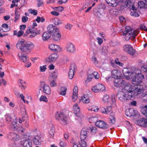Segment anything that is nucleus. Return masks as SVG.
I'll return each instance as SVG.
<instances>
[{"label":"nucleus","instance_id":"nucleus-1","mask_svg":"<svg viewBox=\"0 0 147 147\" xmlns=\"http://www.w3.org/2000/svg\"><path fill=\"white\" fill-rule=\"evenodd\" d=\"M122 91L118 92L117 95V98L123 101L134 98L133 89L132 86L129 83L126 82Z\"/></svg>","mask_w":147,"mask_h":147},{"label":"nucleus","instance_id":"nucleus-52","mask_svg":"<svg viewBox=\"0 0 147 147\" xmlns=\"http://www.w3.org/2000/svg\"><path fill=\"white\" fill-rule=\"evenodd\" d=\"M55 129L54 127H52L51 128V130L49 131V134L51 135L50 137H53L55 133Z\"/></svg>","mask_w":147,"mask_h":147},{"label":"nucleus","instance_id":"nucleus-30","mask_svg":"<svg viewBox=\"0 0 147 147\" xmlns=\"http://www.w3.org/2000/svg\"><path fill=\"white\" fill-rule=\"evenodd\" d=\"M109 47L108 46H104L101 50L100 53L101 55H105L107 53Z\"/></svg>","mask_w":147,"mask_h":147},{"label":"nucleus","instance_id":"nucleus-15","mask_svg":"<svg viewBox=\"0 0 147 147\" xmlns=\"http://www.w3.org/2000/svg\"><path fill=\"white\" fill-rule=\"evenodd\" d=\"M129 9L130 11V15L131 16L136 17L139 16V11L137 8L132 5Z\"/></svg>","mask_w":147,"mask_h":147},{"label":"nucleus","instance_id":"nucleus-64","mask_svg":"<svg viewBox=\"0 0 147 147\" xmlns=\"http://www.w3.org/2000/svg\"><path fill=\"white\" fill-rule=\"evenodd\" d=\"M60 144L61 147H65L66 145V143L64 141H61Z\"/></svg>","mask_w":147,"mask_h":147},{"label":"nucleus","instance_id":"nucleus-12","mask_svg":"<svg viewBox=\"0 0 147 147\" xmlns=\"http://www.w3.org/2000/svg\"><path fill=\"white\" fill-rule=\"evenodd\" d=\"M97 127L105 129L109 128V126L103 121L99 120L95 123Z\"/></svg>","mask_w":147,"mask_h":147},{"label":"nucleus","instance_id":"nucleus-35","mask_svg":"<svg viewBox=\"0 0 147 147\" xmlns=\"http://www.w3.org/2000/svg\"><path fill=\"white\" fill-rule=\"evenodd\" d=\"M49 82L50 86L51 87L56 86L57 85V83L55 82V79L50 78L49 79Z\"/></svg>","mask_w":147,"mask_h":147},{"label":"nucleus","instance_id":"nucleus-2","mask_svg":"<svg viewBox=\"0 0 147 147\" xmlns=\"http://www.w3.org/2000/svg\"><path fill=\"white\" fill-rule=\"evenodd\" d=\"M124 76L128 80H131L133 84H137L141 82L144 78V76L141 73L137 74L136 72H130L127 68H124L123 71Z\"/></svg>","mask_w":147,"mask_h":147},{"label":"nucleus","instance_id":"nucleus-40","mask_svg":"<svg viewBox=\"0 0 147 147\" xmlns=\"http://www.w3.org/2000/svg\"><path fill=\"white\" fill-rule=\"evenodd\" d=\"M109 14L112 16H116L118 14V13L115 10L114 11L113 9H110L109 11Z\"/></svg>","mask_w":147,"mask_h":147},{"label":"nucleus","instance_id":"nucleus-43","mask_svg":"<svg viewBox=\"0 0 147 147\" xmlns=\"http://www.w3.org/2000/svg\"><path fill=\"white\" fill-rule=\"evenodd\" d=\"M17 10V8L16 9L15 11V21L14 22H16L17 20H18L20 18V13Z\"/></svg>","mask_w":147,"mask_h":147},{"label":"nucleus","instance_id":"nucleus-31","mask_svg":"<svg viewBox=\"0 0 147 147\" xmlns=\"http://www.w3.org/2000/svg\"><path fill=\"white\" fill-rule=\"evenodd\" d=\"M21 143H23L26 141L32 140L29 139V136L26 134H24L21 136Z\"/></svg>","mask_w":147,"mask_h":147},{"label":"nucleus","instance_id":"nucleus-42","mask_svg":"<svg viewBox=\"0 0 147 147\" xmlns=\"http://www.w3.org/2000/svg\"><path fill=\"white\" fill-rule=\"evenodd\" d=\"M67 88L65 87H62L61 88L60 94L62 95H65L66 94Z\"/></svg>","mask_w":147,"mask_h":147},{"label":"nucleus","instance_id":"nucleus-6","mask_svg":"<svg viewBox=\"0 0 147 147\" xmlns=\"http://www.w3.org/2000/svg\"><path fill=\"white\" fill-rule=\"evenodd\" d=\"M55 117L56 120L60 121V123L62 125H65L67 124V117L62 113H59L58 112H57Z\"/></svg>","mask_w":147,"mask_h":147},{"label":"nucleus","instance_id":"nucleus-13","mask_svg":"<svg viewBox=\"0 0 147 147\" xmlns=\"http://www.w3.org/2000/svg\"><path fill=\"white\" fill-rule=\"evenodd\" d=\"M94 77L96 79H98L99 78V75L98 74V73L96 72H94L91 74H89L88 75L87 79L86 80V83H88L91 81L92 78Z\"/></svg>","mask_w":147,"mask_h":147},{"label":"nucleus","instance_id":"nucleus-44","mask_svg":"<svg viewBox=\"0 0 147 147\" xmlns=\"http://www.w3.org/2000/svg\"><path fill=\"white\" fill-rule=\"evenodd\" d=\"M123 3L122 5H126V6H127V7H129V9L130 7L132 6V5H131V2L129 0H126V1H125Z\"/></svg>","mask_w":147,"mask_h":147},{"label":"nucleus","instance_id":"nucleus-29","mask_svg":"<svg viewBox=\"0 0 147 147\" xmlns=\"http://www.w3.org/2000/svg\"><path fill=\"white\" fill-rule=\"evenodd\" d=\"M43 91L47 94H49L51 93V91L49 86L46 84H44L43 87Z\"/></svg>","mask_w":147,"mask_h":147},{"label":"nucleus","instance_id":"nucleus-5","mask_svg":"<svg viewBox=\"0 0 147 147\" xmlns=\"http://www.w3.org/2000/svg\"><path fill=\"white\" fill-rule=\"evenodd\" d=\"M49 32L51 33L53 39L57 41L60 39L61 35L60 34L59 30L57 27L52 24L49 25L47 28Z\"/></svg>","mask_w":147,"mask_h":147},{"label":"nucleus","instance_id":"nucleus-18","mask_svg":"<svg viewBox=\"0 0 147 147\" xmlns=\"http://www.w3.org/2000/svg\"><path fill=\"white\" fill-rule=\"evenodd\" d=\"M18 56L20 60L22 61L24 63L27 62L29 61L28 57L21 53H18Z\"/></svg>","mask_w":147,"mask_h":147},{"label":"nucleus","instance_id":"nucleus-47","mask_svg":"<svg viewBox=\"0 0 147 147\" xmlns=\"http://www.w3.org/2000/svg\"><path fill=\"white\" fill-rule=\"evenodd\" d=\"M91 132L92 134H95L97 132V128L95 127H90Z\"/></svg>","mask_w":147,"mask_h":147},{"label":"nucleus","instance_id":"nucleus-25","mask_svg":"<svg viewBox=\"0 0 147 147\" xmlns=\"http://www.w3.org/2000/svg\"><path fill=\"white\" fill-rule=\"evenodd\" d=\"M107 3L110 6L115 7L118 5V1L116 0H106Z\"/></svg>","mask_w":147,"mask_h":147},{"label":"nucleus","instance_id":"nucleus-62","mask_svg":"<svg viewBox=\"0 0 147 147\" xmlns=\"http://www.w3.org/2000/svg\"><path fill=\"white\" fill-rule=\"evenodd\" d=\"M97 39L98 40V42L99 45H101L103 42V40L102 38L99 37H97Z\"/></svg>","mask_w":147,"mask_h":147},{"label":"nucleus","instance_id":"nucleus-45","mask_svg":"<svg viewBox=\"0 0 147 147\" xmlns=\"http://www.w3.org/2000/svg\"><path fill=\"white\" fill-rule=\"evenodd\" d=\"M58 75L57 72L56 71H54L53 73H51L50 75L51 78H53L52 79H55L57 78Z\"/></svg>","mask_w":147,"mask_h":147},{"label":"nucleus","instance_id":"nucleus-4","mask_svg":"<svg viewBox=\"0 0 147 147\" xmlns=\"http://www.w3.org/2000/svg\"><path fill=\"white\" fill-rule=\"evenodd\" d=\"M139 32L140 30L138 29L135 30L131 28L130 26H127L125 28V31L123 32V35H125V40L128 41L131 36L134 38Z\"/></svg>","mask_w":147,"mask_h":147},{"label":"nucleus","instance_id":"nucleus-16","mask_svg":"<svg viewBox=\"0 0 147 147\" xmlns=\"http://www.w3.org/2000/svg\"><path fill=\"white\" fill-rule=\"evenodd\" d=\"M8 138L11 140L17 141L19 139V136L15 133L10 132L8 135Z\"/></svg>","mask_w":147,"mask_h":147},{"label":"nucleus","instance_id":"nucleus-20","mask_svg":"<svg viewBox=\"0 0 147 147\" xmlns=\"http://www.w3.org/2000/svg\"><path fill=\"white\" fill-rule=\"evenodd\" d=\"M66 49L67 52L73 53L75 51L74 45L72 43L67 45L66 47Z\"/></svg>","mask_w":147,"mask_h":147},{"label":"nucleus","instance_id":"nucleus-21","mask_svg":"<svg viewBox=\"0 0 147 147\" xmlns=\"http://www.w3.org/2000/svg\"><path fill=\"white\" fill-rule=\"evenodd\" d=\"M78 88L77 86H75L73 89V93L72 96V100L75 101L78 98Z\"/></svg>","mask_w":147,"mask_h":147},{"label":"nucleus","instance_id":"nucleus-22","mask_svg":"<svg viewBox=\"0 0 147 147\" xmlns=\"http://www.w3.org/2000/svg\"><path fill=\"white\" fill-rule=\"evenodd\" d=\"M139 7L141 8H147V0L140 1L138 2Z\"/></svg>","mask_w":147,"mask_h":147},{"label":"nucleus","instance_id":"nucleus-57","mask_svg":"<svg viewBox=\"0 0 147 147\" xmlns=\"http://www.w3.org/2000/svg\"><path fill=\"white\" fill-rule=\"evenodd\" d=\"M29 12L33 14L34 15H36L37 14V11L36 10H32L31 9L29 10Z\"/></svg>","mask_w":147,"mask_h":147},{"label":"nucleus","instance_id":"nucleus-58","mask_svg":"<svg viewBox=\"0 0 147 147\" xmlns=\"http://www.w3.org/2000/svg\"><path fill=\"white\" fill-rule=\"evenodd\" d=\"M72 25L69 24L68 23L65 26L66 29L69 30H71Z\"/></svg>","mask_w":147,"mask_h":147},{"label":"nucleus","instance_id":"nucleus-61","mask_svg":"<svg viewBox=\"0 0 147 147\" xmlns=\"http://www.w3.org/2000/svg\"><path fill=\"white\" fill-rule=\"evenodd\" d=\"M110 119L111 122L112 124H114L115 123V117H110Z\"/></svg>","mask_w":147,"mask_h":147},{"label":"nucleus","instance_id":"nucleus-39","mask_svg":"<svg viewBox=\"0 0 147 147\" xmlns=\"http://www.w3.org/2000/svg\"><path fill=\"white\" fill-rule=\"evenodd\" d=\"M19 133H22L25 131V129L22 126L19 125L17 127L16 129V130Z\"/></svg>","mask_w":147,"mask_h":147},{"label":"nucleus","instance_id":"nucleus-26","mask_svg":"<svg viewBox=\"0 0 147 147\" xmlns=\"http://www.w3.org/2000/svg\"><path fill=\"white\" fill-rule=\"evenodd\" d=\"M51 33L47 32H45L42 34V37L43 40L44 41L47 40L50 37Z\"/></svg>","mask_w":147,"mask_h":147},{"label":"nucleus","instance_id":"nucleus-24","mask_svg":"<svg viewBox=\"0 0 147 147\" xmlns=\"http://www.w3.org/2000/svg\"><path fill=\"white\" fill-rule=\"evenodd\" d=\"M111 111V107L110 106H108L106 108L102 107L100 108V111L102 113L108 114Z\"/></svg>","mask_w":147,"mask_h":147},{"label":"nucleus","instance_id":"nucleus-49","mask_svg":"<svg viewBox=\"0 0 147 147\" xmlns=\"http://www.w3.org/2000/svg\"><path fill=\"white\" fill-rule=\"evenodd\" d=\"M142 113L146 116L147 117V105H146L143 109H142Z\"/></svg>","mask_w":147,"mask_h":147},{"label":"nucleus","instance_id":"nucleus-7","mask_svg":"<svg viewBox=\"0 0 147 147\" xmlns=\"http://www.w3.org/2000/svg\"><path fill=\"white\" fill-rule=\"evenodd\" d=\"M135 88L133 89L134 98V96L139 95L144 92V90L143 86L138 83L137 84H133Z\"/></svg>","mask_w":147,"mask_h":147},{"label":"nucleus","instance_id":"nucleus-17","mask_svg":"<svg viewBox=\"0 0 147 147\" xmlns=\"http://www.w3.org/2000/svg\"><path fill=\"white\" fill-rule=\"evenodd\" d=\"M137 113V111L133 109H129L126 112V115L128 117L135 116Z\"/></svg>","mask_w":147,"mask_h":147},{"label":"nucleus","instance_id":"nucleus-14","mask_svg":"<svg viewBox=\"0 0 147 147\" xmlns=\"http://www.w3.org/2000/svg\"><path fill=\"white\" fill-rule=\"evenodd\" d=\"M136 124L144 127H147V119L144 118H141L137 120Z\"/></svg>","mask_w":147,"mask_h":147},{"label":"nucleus","instance_id":"nucleus-8","mask_svg":"<svg viewBox=\"0 0 147 147\" xmlns=\"http://www.w3.org/2000/svg\"><path fill=\"white\" fill-rule=\"evenodd\" d=\"M91 89L94 92H98L104 91L105 90V87L103 84H99L93 86Z\"/></svg>","mask_w":147,"mask_h":147},{"label":"nucleus","instance_id":"nucleus-33","mask_svg":"<svg viewBox=\"0 0 147 147\" xmlns=\"http://www.w3.org/2000/svg\"><path fill=\"white\" fill-rule=\"evenodd\" d=\"M112 76L114 78H117L120 76L119 72L117 70L114 69L112 71Z\"/></svg>","mask_w":147,"mask_h":147},{"label":"nucleus","instance_id":"nucleus-59","mask_svg":"<svg viewBox=\"0 0 147 147\" xmlns=\"http://www.w3.org/2000/svg\"><path fill=\"white\" fill-rule=\"evenodd\" d=\"M40 69L41 71H45V70L47 69L46 65H42V66H40Z\"/></svg>","mask_w":147,"mask_h":147},{"label":"nucleus","instance_id":"nucleus-3","mask_svg":"<svg viewBox=\"0 0 147 147\" xmlns=\"http://www.w3.org/2000/svg\"><path fill=\"white\" fill-rule=\"evenodd\" d=\"M17 48H19L23 52L26 53L30 51V50L34 47V45L31 43L26 42L25 40L20 39L16 46Z\"/></svg>","mask_w":147,"mask_h":147},{"label":"nucleus","instance_id":"nucleus-56","mask_svg":"<svg viewBox=\"0 0 147 147\" xmlns=\"http://www.w3.org/2000/svg\"><path fill=\"white\" fill-rule=\"evenodd\" d=\"M40 100L41 101H43L45 102L47 101V98L45 96H41L40 98Z\"/></svg>","mask_w":147,"mask_h":147},{"label":"nucleus","instance_id":"nucleus-19","mask_svg":"<svg viewBox=\"0 0 147 147\" xmlns=\"http://www.w3.org/2000/svg\"><path fill=\"white\" fill-rule=\"evenodd\" d=\"M33 142L36 145H39L41 144L42 142L41 137L39 136H35L33 139Z\"/></svg>","mask_w":147,"mask_h":147},{"label":"nucleus","instance_id":"nucleus-48","mask_svg":"<svg viewBox=\"0 0 147 147\" xmlns=\"http://www.w3.org/2000/svg\"><path fill=\"white\" fill-rule=\"evenodd\" d=\"M54 24L56 25H58L62 23L61 21L57 18L54 19Z\"/></svg>","mask_w":147,"mask_h":147},{"label":"nucleus","instance_id":"nucleus-36","mask_svg":"<svg viewBox=\"0 0 147 147\" xmlns=\"http://www.w3.org/2000/svg\"><path fill=\"white\" fill-rule=\"evenodd\" d=\"M74 113L76 115H78L80 113V109L79 107L78 106L77 104H76L74 105Z\"/></svg>","mask_w":147,"mask_h":147},{"label":"nucleus","instance_id":"nucleus-34","mask_svg":"<svg viewBox=\"0 0 147 147\" xmlns=\"http://www.w3.org/2000/svg\"><path fill=\"white\" fill-rule=\"evenodd\" d=\"M85 140L81 139L78 141V143L80 147H87L88 144L85 141Z\"/></svg>","mask_w":147,"mask_h":147},{"label":"nucleus","instance_id":"nucleus-9","mask_svg":"<svg viewBox=\"0 0 147 147\" xmlns=\"http://www.w3.org/2000/svg\"><path fill=\"white\" fill-rule=\"evenodd\" d=\"M76 66L74 64L70 65L68 73V76L69 79H71L74 77L75 72L76 70Z\"/></svg>","mask_w":147,"mask_h":147},{"label":"nucleus","instance_id":"nucleus-50","mask_svg":"<svg viewBox=\"0 0 147 147\" xmlns=\"http://www.w3.org/2000/svg\"><path fill=\"white\" fill-rule=\"evenodd\" d=\"M2 26L3 28H4L5 30L3 31V32H7L9 30V28H8V26L7 24H2Z\"/></svg>","mask_w":147,"mask_h":147},{"label":"nucleus","instance_id":"nucleus-23","mask_svg":"<svg viewBox=\"0 0 147 147\" xmlns=\"http://www.w3.org/2000/svg\"><path fill=\"white\" fill-rule=\"evenodd\" d=\"M49 49L54 52L59 51L61 50V48L58 45L54 44H51L49 46Z\"/></svg>","mask_w":147,"mask_h":147},{"label":"nucleus","instance_id":"nucleus-54","mask_svg":"<svg viewBox=\"0 0 147 147\" xmlns=\"http://www.w3.org/2000/svg\"><path fill=\"white\" fill-rule=\"evenodd\" d=\"M28 117V115L26 113H25L24 115V116H22L21 118H20L19 119V122L20 123H22L23 121H24L25 119H24V118L25 117L26 118H27Z\"/></svg>","mask_w":147,"mask_h":147},{"label":"nucleus","instance_id":"nucleus-37","mask_svg":"<svg viewBox=\"0 0 147 147\" xmlns=\"http://www.w3.org/2000/svg\"><path fill=\"white\" fill-rule=\"evenodd\" d=\"M140 98L144 102H147V93H142L140 96Z\"/></svg>","mask_w":147,"mask_h":147},{"label":"nucleus","instance_id":"nucleus-53","mask_svg":"<svg viewBox=\"0 0 147 147\" xmlns=\"http://www.w3.org/2000/svg\"><path fill=\"white\" fill-rule=\"evenodd\" d=\"M128 8H129V7H127V6H126V5H122L120 7V9L121 10L123 11H125Z\"/></svg>","mask_w":147,"mask_h":147},{"label":"nucleus","instance_id":"nucleus-63","mask_svg":"<svg viewBox=\"0 0 147 147\" xmlns=\"http://www.w3.org/2000/svg\"><path fill=\"white\" fill-rule=\"evenodd\" d=\"M24 32L22 30H20V31L18 32V37H20L22 36L24 34Z\"/></svg>","mask_w":147,"mask_h":147},{"label":"nucleus","instance_id":"nucleus-55","mask_svg":"<svg viewBox=\"0 0 147 147\" xmlns=\"http://www.w3.org/2000/svg\"><path fill=\"white\" fill-rule=\"evenodd\" d=\"M53 9L56 11H61L64 9L63 7L62 6H59V7H55L53 8Z\"/></svg>","mask_w":147,"mask_h":147},{"label":"nucleus","instance_id":"nucleus-46","mask_svg":"<svg viewBox=\"0 0 147 147\" xmlns=\"http://www.w3.org/2000/svg\"><path fill=\"white\" fill-rule=\"evenodd\" d=\"M109 98V96L108 95H106L103 96V97L102 98V100L104 103H107L108 102Z\"/></svg>","mask_w":147,"mask_h":147},{"label":"nucleus","instance_id":"nucleus-28","mask_svg":"<svg viewBox=\"0 0 147 147\" xmlns=\"http://www.w3.org/2000/svg\"><path fill=\"white\" fill-rule=\"evenodd\" d=\"M58 55L56 53H53L51 54L49 57V59L50 62L55 61L58 58Z\"/></svg>","mask_w":147,"mask_h":147},{"label":"nucleus","instance_id":"nucleus-41","mask_svg":"<svg viewBox=\"0 0 147 147\" xmlns=\"http://www.w3.org/2000/svg\"><path fill=\"white\" fill-rule=\"evenodd\" d=\"M30 29L31 30V34H40L39 30H37L36 28L32 27Z\"/></svg>","mask_w":147,"mask_h":147},{"label":"nucleus","instance_id":"nucleus-11","mask_svg":"<svg viewBox=\"0 0 147 147\" xmlns=\"http://www.w3.org/2000/svg\"><path fill=\"white\" fill-rule=\"evenodd\" d=\"M125 82L121 79H117L114 81V85L117 87H122L125 85Z\"/></svg>","mask_w":147,"mask_h":147},{"label":"nucleus","instance_id":"nucleus-27","mask_svg":"<svg viewBox=\"0 0 147 147\" xmlns=\"http://www.w3.org/2000/svg\"><path fill=\"white\" fill-rule=\"evenodd\" d=\"M87 136V131L85 129H83L81 130L80 135V139L85 140Z\"/></svg>","mask_w":147,"mask_h":147},{"label":"nucleus","instance_id":"nucleus-32","mask_svg":"<svg viewBox=\"0 0 147 147\" xmlns=\"http://www.w3.org/2000/svg\"><path fill=\"white\" fill-rule=\"evenodd\" d=\"M21 144H23L24 147H32V140L26 141Z\"/></svg>","mask_w":147,"mask_h":147},{"label":"nucleus","instance_id":"nucleus-10","mask_svg":"<svg viewBox=\"0 0 147 147\" xmlns=\"http://www.w3.org/2000/svg\"><path fill=\"white\" fill-rule=\"evenodd\" d=\"M123 48L125 51L126 52L131 55H134L135 53V50L131 45H124Z\"/></svg>","mask_w":147,"mask_h":147},{"label":"nucleus","instance_id":"nucleus-38","mask_svg":"<svg viewBox=\"0 0 147 147\" xmlns=\"http://www.w3.org/2000/svg\"><path fill=\"white\" fill-rule=\"evenodd\" d=\"M94 12L95 16L99 18H101L102 16V13L100 11H98L96 9H94Z\"/></svg>","mask_w":147,"mask_h":147},{"label":"nucleus","instance_id":"nucleus-60","mask_svg":"<svg viewBox=\"0 0 147 147\" xmlns=\"http://www.w3.org/2000/svg\"><path fill=\"white\" fill-rule=\"evenodd\" d=\"M28 18L26 16H23L22 18V22L25 23L28 21Z\"/></svg>","mask_w":147,"mask_h":147},{"label":"nucleus","instance_id":"nucleus-51","mask_svg":"<svg viewBox=\"0 0 147 147\" xmlns=\"http://www.w3.org/2000/svg\"><path fill=\"white\" fill-rule=\"evenodd\" d=\"M5 117L6 120L7 122H10L12 120V117L9 114H6L5 115Z\"/></svg>","mask_w":147,"mask_h":147}]
</instances>
